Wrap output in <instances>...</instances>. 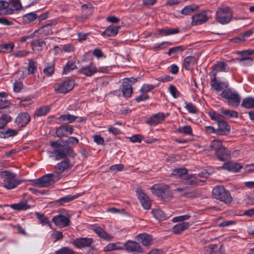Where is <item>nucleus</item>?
Here are the masks:
<instances>
[{"mask_svg":"<svg viewBox=\"0 0 254 254\" xmlns=\"http://www.w3.org/2000/svg\"><path fill=\"white\" fill-rule=\"evenodd\" d=\"M14 47L13 43H4L0 45V53H9Z\"/></svg>","mask_w":254,"mask_h":254,"instance_id":"obj_37","label":"nucleus"},{"mask_svg":"<svg viewBox=\"0 0 254 254\" xmlns=\"http://www.w3.org/2000/svg\"><path fill=\"white\" fill-rule=\"evenodd\" d=\"M74 86V81L73 80L67 79L62 82L55 83L54 88L56 93L65 94L71 91Z\"/></svg>","mask_w":254,"mask_h":254,"instance_id":"obj_6","label":"nucleus"},{"mask_svg":"<svg viewBox=\"0 0 254 254\" xmlns=\"http://www.w3.org/2000/svg\"><path fill=\"white\" fill-rule=\"evenodd\" d=\"M11 117L7 115L3 114L0 117V128L5 127V126L11 121Z\"/></svg>","mask_w":254,"mask_h":254,"instance_id":"obj_50","label":"nucleus"},{"mask_svg":"<svg viewBox=\"0 0 254 254\" xmlns=\"http://www.w3.org/2000/svg\"><path fill=\"white\" fill-rule=\"evenodd\" d=\"M122 90L123 94L126 98L130 97L132 93V88L130 84H124Z\"/></svg>","mask_w":254,"mask_h":254,"instance_id":"obj_43","label":"nucleus"},{"mask_svg":"<svg viewBox=\"0 0 254 254\" xmlns=\"http://www.w3.org/2000/svg\"><path fill=\"white\" fill-rule=\"evenodd\" d=\"M8 5H6V13L11 14L14 11L19 9L21 7L20 2L19 0H11L8 2Z\"/></svg>","mask_w":254,"mask_h":254,"instance_id":"obj_18","label":"nucleus"},{"mask_svg":"<svg viewBox=\"0 0 254 254\" xmlns=\"http://www.w3.org/2000/svg\"><path fill=\"white\" fill-rule=\"evenodd\" d=\"M237 60L241 65L244 66L252 65L253 62V59H237Z\"/></svg>","mask_w":254,"mask_h":254,"instance_id":"obj_56","label":"nucleus"},{"mask_svg":"<svg viewBox=\"0 0 254 254\" xmlns=\"http://www.w3.org/2000/svg\"><path fill=\"white\" fill-rule=\"evenodd\" d=\"M190 217V215L189 214H186L184 215L179 216L177 217H174L172 221L174 222H182L189 219Z\"/></svg>","mask_w":254,"mask_h":254,"instance_id":"obj_59","label":"nucleus"},{"mask_svg":"<svg viewBox=\"0 0 254 254\" xmlns=\"http://www.w3.org/2000/svg\"><path fill=\"white\" fill-rule=\"evenodd\" d=\"M37 18V11H33L23 15L22 21L24 24H33L34 21L36 22Z\"/></svg>","mask_w":254,"mask_h":254,"instance_id":"obj_23","label":"nucleus"},{"mask_svg":"<svg viewBox=\"0 0 254 254\" xmlns=\"http://www.w3.org/2000/svg\"><path fill=\"white\" fill-rule=\"evenodd\" d=\"M51 105H44L37 109L34 112V116L37 117L46 116L51 110Z\"/></svg>","mask_w":254,"mask_h":254,"instance_id":"obj_32","label":"nucleus"},{"mask_svg":"<svg viewBox=\"0 0 254 254\" xmlns=\"http://www.w3.org/2000/svg\"><path fill=\"white\" fill-rule=\"evenodd\" d=\"M221 95L223 98L227 99L228 104L230 106L237 107L240 103L241 100L239 94L230 89L223 90Z\"/></svg>","mask_w":254,"mask_h":254,"instance_id":"obj_7","label":"nucleus"},{"mask_svg":"<svg viewBox=\"0 0 254 254\" xmlns=\"http://www.w3.org/2000/svg\"><path fill=\"white\" fill-rule=\"evenodd\" d=\"M165 118V115L162 113H159L155 114L147 122V123L150 126H154L161 123Z\"/></svg>","mask_w":254,"mask_h":254,"instance_id":"obj_25","label":"nucleus"},{"mask_svg":"<svg viewBox=\"0 0 254 254\" xmlns=\"http://www.w3.org/2000/svg\"><path fill=\"white\" fill-rule=\"evenodd\" d=\"M16 174L9 171H0V178L3 179V187L8 190L17 187L21 181L16 179Z\"/></svg>","mask_w":254,"mask_h":254,"instance_id":"obj_2","label":"nucleus"},{"mask_svg":"<svg viewBox=\"0 0 254 254\" xmlns=\"http://www.w3.org/2000/svg\"><path fill=\"white\" fill-rule=\"evenodd\" d=\"M52 222L60 228H64L69 226L71 222L69 216L59 214L52 218Z\"/></svg>","mask_w":254,"mask_h":254,"instance_id":"obj_9","label":"nucleus"},{"mask_svg":"<svg viewBox=\"0 0 254 254\" xmlns=\"http://www.w3.org/2000/svg\"><path fill=\"white\" fill-rule=\"evenodd\" d=\"M198 8V6L196 4H191L186 6L182 10L181 12L185 15H188L193 12L195 10Z\"/></svg>","mask_w":254,"mask_h":254,"instance_id":"obj_40","label":"nucleus"},{"mask_svg":"<svg viewBox=\"0 0 254 254\" xmlns=\"http://www.w3.org/2000/svg\"><path fill=\"white\" fill-rule=\"evenodd\" d=\"M62 51L65 53H71L75 50V48L72 44H65L62 46Z\"/></svg>","mask_w":254,"mask_h":254,"instance_id":"obj_62","label":"nucleus"},{"mask_svg":"<svg viewBox=\"0 0 254 254\" xmlns=\"http://www.w3.org/2000/svg\"><path fill=\"white\" fill-rule=\"evenodd\" d=\"M18 133L16 129H11L8 127L0 128V138H7L10 137H14Z\"/></svg>","mask_w":254,"mask_h":254,"instance_id":"obj_22","label":"nucleus"},{"mask_svg":"<svg viewBox=\"0 0 254 254\" xmlns=\"http://www.w3.org/2000/svg\"><path fill=\"white\" fill-rule=\"evenodd\" d=\"M195 58L194 57L188 56L184 60V67L187 70H190L194 62Z\"/></svg>","mask_w":254,"mask_h":254,"instance_id":"obj_41","label":"nucleus"},{"mask_svg":"<svg viewBox=\"0 0 254 254\" xmlns=\"http://www.w3.org/2000/svg\"><path fill=\"white\" fill-rule=\"evenodd\" d=\"M217 124V128H216V133L218 135H226L230 131V127L227 122L224 120L218 122Z\"/></svg>","mask_w":254,"mask_h":254,"instance_id":"obj_16","label":"nucleus"},{"mask_svg":"<svg viewBox=\"0 0 254 254\" xmlns=\"http://www.w3.org/2000/svg\"><path fill=\"white\" fill-rule=\"evenodd\" d=\"M62 142L63 144L59 140L50 142L52 147L50 153L55 156V160H62V158L66 156L74 158L75 153L73 148L79 143L78 139L74 136H69Z\"/></svg>","mask_w":254,"mask_h":254,"instance_id":"obj_1","label":"nucleus"},{"mask_svg":"<svg viewBox=\"0 0 254 254\" xmlns=\"http://www.w3.org/2000/svg\"><path fill=\"white\" fill-rule=\"evenodd\" d=\"M232 17V11L227 6H222L218 8L216 12V20L222 24L228 23Z\"/></svg>","mask_w":254,"mask_h":254,"instance_id":"obj_4","label":"nucleus"},{"mask_svg":"<svg viewBox=\"0 0 254 254\" xmlns=\"http://www.w3.org/2000/svg\"><path fill=\"white\" fill-rule=\"evenodd\" d=\"M230 70V67L226 63L224 62H218L213 66V70L209 73H217L219 72H227Z\"/></svg>","mask_w":254,"mask_h":254,"instance_id":"obj_19","label":"nucleus"},{"mask_svg":"<svg viewBox=\"0 0 254 254\" xmlns=\"http://www.w3.org/2000/svg\"><path fill=\"white\" fill-rule=\"evenodd\" d=\"M93 242L91 238L81 237L76 238L73 241V245L77 249H82L91 246Z\"/></svg>","mask_w":254,"mask_h":254,"instance_id":"obj_11","label":"nucleus"},{"mask_svg":"<svg viewBox=\"0 0 254 254\" xmlns=\"http://www.w3.org/2000/svg\"><path fill=\"white\" fill-rule=\"evenodd\" d=\"M126 250L134 254H139L143 253L140 245L135 241H128L125 244Z\"/></svg>","mask_w":254,"mask_h":254,"instance_id":"obj_14","label":"nucleus"},{"mask_svg":"<svg viewBox=\"0 0 254 254\" xmlns=\"http://www.w3.org/2000/svg\"><path fill=\"white\" fill-rule=\"evenodd\" d=\"M242 166L240 164L230 162L224 164L222 168L225 170L230 171L236 172L239 171L242 168Z\"/></svg>","mask_w":254,"mask_h":254,"instance_id":"obj_28","label":"nucleus"},{"mask_svg":"<svg viewBox=\"0 0 254 254\" xmlns=\"http://www.w3.org/2000/svg\"><path fill=\"white\" fill-rule=\"evenodd\" d=\"M43 73L47 77L52 76L55 72L54 64L53 62L46 63L44 64Z\"/></svg>","mask_w":254,"mask_h":254,"instance_id":"obj_34","label":"nucleus"},{"mask_svg":"<svg viewBox=\"0 0 254 254\" xmlns=\"http://www.w3.org/2000/svg\"><path fill=\"white\" fill-rule=\"evenodd\" d=\"M185 49V48L183 46L174 47L170 48L167 52V54L168 55L170 56L172 54H176L179 52H182L184 51Z\"/></svg>","mask_w":254,"mask_h":254,"instance_id":"obj_57","label":"nucleus"},{"mask_svg":"<svg viewBox=\"0 0 254 254\" xmlns=\"http://www.w3.org/2000/svg\"><path fill=\"white\" fill-rule=\"evenodd\" d=\"M138 240L145 246L150 245L152 243V236L149 234L143 233L140 234L137 236Z\"/></svg>","mask_w":254,"mask_h":254,"instance_id":"obj_33","label":"nucleus"},{"mask_svg":"<svg viewBox=\"0 0 254 254\" xmlns=\"http://www.w3.org/2000/svg\"><path fill=\"white\" fill-rule=\"evenodd\" d=\"M55 254H75V252L67 247H64L56 251Z\"/></svg>","mask_w":254,"mask_h":254,"instance_id":"obj_55","label":"nucleus"},{"mask_svg":"<svg viewBox=\"0 0 254 254\" xmlns=\"http://www.w3.org/2000/svg\"><path fill=\"white\" fill-rule=\"evenodd\" d=\"M220 112L221 114L225 115L228 118H237L238 113L237 112L233 110L221 109Z\"/></svg>","mask_w":254,"mask_h":254,"instance_id":"obj_48","label":"nucleus"},{"mask_svg":"<svg viewBox=\"0 0 254 254\" xmlns=\"http://www.w3.org/2000/svg\"><path fill=\"white\" fill-rule=\"evenodd\" d=\"M77 68L75 61L74 59H70L68 60L66 64L64 67L63 74H67Z\"/></svg>","mask_w":254,"mask_h":254,"instance_id":"obj_30","label":"nucleus"},{"mask_svg":"<svg viewBox=\"0 0 254 254\" xmlns=\"http://www.w3.org/2000/svg\"><path fill=\"white\" fill-rule=\"evenodd\" d=\"M185 107L190 113L195 114L197 112L196 108L191 103H186Z\"/></svg>","mask_w":254,"mask_h":254,"instance_id":"obj_63","label":"nucleus"},{"mask_svg":"<svg viewBox=\"0 0 254 254\" xmlns=\"http://www.w3.org/2000/svg\"><path fill=\"white\" fill-rule=\"evenodd\" d=\"M152 192L155 195L163 197L165 194H170L169 187L164 184H156L150 188Z\"/></svg>","mask_w":254,"mask_h":254,"instance_id":"obj_10","label":"nucleus"},{"mask_svg":"<svg viewBox=\"0 0 254 254\" xmlns=\"http://www.w3.org/2000/svg\"><path fill=\"white\" fill-rule=\"evenodd\" d=\"M78 117L76 116L71 115L69 113L61 115L57 118L61 123L68 125L67 124L74 122Z\"/></svg>","mask_w":254,"mask_h":254,"instance_id":"obj_21","label":"nucleus"},{"mask_svg":"<svg viewBox=\"0 0 254 254\" xmlns=\"http://www.w3.org/2000/svg\"><path fill=\"white\" fill-rule=\"evenodd\" d=\"M184 180L186 181V184L190 185H196L199 184L200 183H204V181L198 180L196 177L193 175L186 176Z\"/></svg>","mask_w":254,"mask_h":254,"instance_id":"obj_36","label":"nucleus"},{"mask_svg":"<svg viewBox=\"0 0 254 254\" xmlns=\"http://www.w3.org/2000/svg\"><path fill=\"white\" fill-rule=\"evenodd\" d=\"M190 224L189 222H182L177 224L173 227V232L176 234L182 233L184 231L188 229Z\"/></svg>","mask_w":254,"mask_h":254,"instance_id":"obj_31","label":"nucleus"},{"mask_svg":"<svg viewBox=\"0 0 254 254\" xmlns=\"http://www.w3.org/2000/svg\"><path fill=\"white\" fill-rule=\"evenodd\" d=\"M30 119V116L28 113L26 112L21 113L16 117L15 123L18 127H24L29 123Z\"/></svg>","mask_w":254,"mask_h":254,"instance_id":"obj_15","label":"nucleus"},{"mask_svg":"<svg viewBox=\"0 0 254 254\" xmlns=\"http://www.w3.org/2000/svg\"><path fill=\"white\" fill-rule=\"evenodd\" d=\"M208 115L211 119L213 121H216L217 123L223 120L222 115L213 110L209 111L208 112Z\"/></svg>","mask_w":254,"mask_h":254,"instance_id":"obj_52","label":"nucleus"},{"mask_svg":"<svg viewBox=\"0 0 254 254\" xmlns=\"http://www.w3.org/2000/svg\"><path fill=\"white\" fill-rule=\"evenodd\" d=\"M54 173L46 174L33 182L34 186L39 188H48L53 185L59 180V177Z\"/></svg>","mask_w":254,"mask_h":254,"instance_id":"obj_3","label":"nucleus"},{"mask_svg":"<svg viewBox=\"0 0 254 254\" xmlns=\"http://www.w3.org/2000/svg\"><path fill=\"white\" fill-rule=\"evenodd\" d=\"M38 30H35L34 32L32 33L31 34L25 36H22L20 38L19 41L24 43L26 42L28 40L33 39L36 36V34L37 33Z\"/></svg>","mask_w":254,"mask_h":254,"instance_id":"obj_61","label":"nucleus"},{"mask_svg":"<svg viewBox=\"0 0 254 254\" xmlns=\"http://www.w3.org/2000/svg\"><path fill=\"white\" fill-rule=\"evenodd\" d=\"M254 54V50H248L242 51L238 52V54L240 56L239 59H252L250 56Z\"/></svg>","mask_w":254,"mask_h":254,"instance_id":"obj_53","label":"nucleus"},{"mask_svg":"<svg viewBox=\"0 0 254 254\" xmlns=\"http://www.w3.org/2000/svg\"><path fill=\"white\" fill-rule=\"evenodd\" d=\"M78 195L68 194L57 200V202L61 205H64L65 203H68L73 200L77 198Z\"/></svg>","mask_w":254,"mask_h":254,"instance_id":"obj_39","label":"nucleus"},{"mask_svg":"<svg viewBox=\"0 0 254 254\" xmlns=\"http://www.w3.org/2000/svg\"><path fill=\"white\" fill-rule=\"evenodd\" d=\"M223 147L222 143L221 140L219 139H214L211 142L210 147L215 152Z\"/></svg>","mask_w":254,"mask_h":254,"instance_id":"obj_54","label":"nucleus"},{"mask_svg":"<svg viewBox=\"0 0 254 254\" xmlns=\"http://www.w3.org/2000/svg\"><path fill=\"white\" fill-rule=\"evenodd\" d=\"M10 207L12 209L18 211L26 210L30 207L27 204V201L26 199L23 200L17 203L11 204L10 205Z\"/></svg>","mask_w":254,"mask_h":254,"instance_id":"obj_29","label":"nucleus"},{"mask_svg":"<svg viewBox=\"0 0 254 254\" xmlns=\"http://www.w3.org/2000/svg\"><path fill=\"white\" fill-rule=\"evenodd\" d=\"M191 19L192 24L193 25H198L205 22L208 17L206 11H203L192 16Z\"/></svg>","mask_w":254,"mask_h":254,"instance_id":"obj_20","label":"nucleus"},{"mask_svg":"<svg viewBox=\"0 0 254 254\" xmlns=\"http://www.w3.org/2000/svg\"><path fill=\"white\" fill-rule=\"evenodd\" d=\"M215 153L218 159L222 161L228 159L230 155V152L224 146L215 152Z\"/></svg>","mask_w":254,"mask_h":254,"instance_id":"obj_26","label":"nucleus"},{"mask_svg":"<svg viewBox=\"0 0 254 254\" xmlns=\"http://www.w3.org/2000/svg\"><path fill=\"white\" fill-rule=\"evenodd\" d=\"M8 96V93L5 92H0V108L4 109L10 104Z\"/></svg>","mask_w":254,"mask_h":254,"instance_id":"obj_35","label":"nucleus"},{"mask_svg":"<svg viewBox=\"0 0 254 254\" xmlns=\"http://www.w3.org/2000/svg\"><path fill=\"white\" fill-rule=\"evenodd\" d=\"M152 213L154 217L158 220H165L167 218L163 211L159 208L152 209Z\"/></svg>","mask_w":254,"mask_h":254,"instance_id":"obj_44","label":"nucleus"},{"mask_svg":"<svg viewBox=\"0 0 254 254\" xmlns=\"http://www.w3.org/2000/svg\"><path fill=\"white\" fill-rule=\"evenodd\" d=\"M241 106L249 109L254 108V98L249 97L244 98L242 101Z\"/></svg>","mask_w":254,"mask_h":254,"instance_id":"obj_38","label":"nucleus"},{"mask_svg":"<svg viewBox=\"0 0 254 254\" xmlns=\"http://www.w3.org/2000/svg\"><path fill=\"white\" fill-rule=\"evenodd\" d=\"M95 232L103 239L107 241H110L111 237L101 227L96 228L95 229Z\"/></svg>","mask_w":254,"mask_h":254,"instance_id":"obj_47","label":"nucleus"},{"mask_svg":"<svg viewBox=\"0 0 254 254\" xmlns=\"http://www.w3.org/2000/svg\"><path fill=\"white\" fill-rule=\"evenodd\" d=\"M35 215L40 223L43 225H46L50 228H51V223L49 220L44 215L40 214L39 212H35Z\"/></svg>","mask_w":254,"mask_h":254,"instance_id":"obj_45","label":"nucleus"},{"mask_svg":"<svg viewBox=\"0 0 254 254\" xmlns=\"http://www.w3.org/2000/svg\"><path fill=\"white\" fill-rule=\"evenodd\" d=\"M74 129L72 126L63 125L56 128V133L58 137H62L67 136L68 134H71Z\"/></svg>","mask_w":254,"mask_h":254,"instance_id":"obj_13","label":"nucleus"},{"mask_svg":"<svg viewBox=\"0 0 254 254\" xmlns=\"http://www.w3.org/2000/svg\"><path fill=\"white\" fill-rule=\"evenodd\" d=\"M177 131L186 135H192V129L190 126H185L179 127L177 129Z\"/></svg>","mask_w":254,"mask_h":254,"instance_id":"obj_49","label":"nucleus"},{"mask_svg":"<svg viewBox=\"0 0 254 254\" xmlns=\"http://www.w3.org/2000/svg\"><path fill=\"white\" fill-rule=\"evenodd\" d=\"M169 90L170 93L174 98H177L180 96V92L174 85H170L169 87Z\"/></svg>","mask_w":254,"mask_h":254,"instance_id":"obj_60","label":"nucleus"},{"mask_svg":"<svg viewBox=\"0 0 254 254\" xmlns=\"http://www.w3.org/2000/svg\"><path fill=\"white\" fill-rule=\"evenodd\" d=\"M63 160L58 163L55 166L54 173L59 177V180L61 178V175L64 171L70 169L73 165L71 164L70 160L67 158V156L62 158Z\"/></svg>","mask_w":254,"mask_h":254,"instance_id":"obj_8","label":"nucleus"},{"mask_svg":"<svg viewBox=\"0 0 254 254\" xmlns=\"http://www.w3.org/2000/svg\"><path fill=\"white\" fill-rule=\"evenodd\" d=\"M211 77V86L216 91H221L223 89V83L219 80H217L216 75L215 73H209Z\"/></svg>","mask_w":254,"mask_h":254,"instance_id":"obj_27","label":"nucleus"},{"mask_svg":"<svg viewBox=\"0 0 254 254\" xmlns=\"http://www.w3.org/2000/svg\"><path fill=\"white\" fill-rule=\"evenodd\" d=\"M33 50L42 51L46 46L45 42L42 39H34L30 42Z\"/></svg>","mask_w":254,"mask_h":254,"instance_id":"obj_24","label":"nucleus"},{"mask_svg":"<svg viewBox=\"0 0 254 254\" xmlns=\"http://www.w3.org/2000/svg\"><path fill=\"white\" fill-rule=\"evenodd\" d=\"M97 71V68L92 63L82 66L79 69V73L86 76H91Z\"/></svg>","mask_w":254,"mask_h":254,"instance_id":"obj_17","label":"nucleus"},{"mask_svg":"<svg viewBox=\"0 0 254 254\" xmlns=\"http://www.w3.org/2000/svg\"><path fill=\"white\" fill-rule=\"evenodd\" d=\"M33 103V101L30 98H25L20 101L19 105L21 107H27Z\"/></svg>","mask_w":254,"mask_h":254,"instance_id":"obj_64","label":"nucleus"},{"mask_svg":"<svg viewBox=\"0 0 254 254\" xmlns=\"http://www.w3.org/2000/svg\"><path fill=\"white\" fill-rule=\"evenodd\" d=\"M119 21L118 18L112 16V36L116 35L121 27V25L117 24Z\"/></svg>","mask_w":254,"mask_h":254,"instance_id":"obj_42","label":"nucleus"},{"mask_svg":"<svg viewBox=\"0 0 254 254\" xmlns=\"http://www.w3.org/2000/svg\"><path fill=\"white\" fill-rule=\"evenodd\" d=\"M187 173L188 170L186 168H179L174 169L172 172V175L181 178L183 176L187 175Z\"/></svg>","mask_w":254,"mask_h":254,"instance_id":"obj_51","label":"nucleus"},{"mask_svg":"<svg viewBox=\"0 0 254 254\" xmlns=\"http://www.w3.org/2000/svg\"><path fill=\"white\" fill-rule=\"evenodd\" d=\"M213 197L225 203H230L232 198L229 191L222 186H216L212 190Z\"/></svg>","mask_w":254,"mask_h":254,"instance_id":"obj_5","label":"nucleus"},{"mask_svg":"<svg viewBox=\"0 0 254 254\" xmlns=\"http://www.w3.org/2000/svg\"><path fill=\"white\" fill-rule=\"evenodd\" d=\"M154 88L155 86L152 84H144L142 86L140 91L141 93H146L151 91Z\"/></svg>","mask_w":254,"mask_h":254,"instance_id":"obj_58","label":"nucleus"},{"mask_svg":"<svg viewBox=\"0 0 254 254\" xmlns=\"http://www.w3.org/2000/svg\"><path fill=\"white\" fill-rule=\"evenodd\" d=\"M136 193L138 198L139 199L142 207L145 209H150L151 203V200L148 196L140 189H137Z\"/></svg>","mask_w":254,"mask_h":254,"instance_id":"obj_12","label":"nucleus"},{"mask_svg":"<svg viewBox=\"0 0 254 254\" xmlns=\"http://www.w3.org/2000/svg\"><path fill=\"white\" fill-rule=\"evenodd\" d=\"M28 74H33L37 71V63L32 60H28Z\"/></svg>","mask_w":254,"mask_h":254,"instance_id":"obj_46","label":"nucleus"}]
</instances>
